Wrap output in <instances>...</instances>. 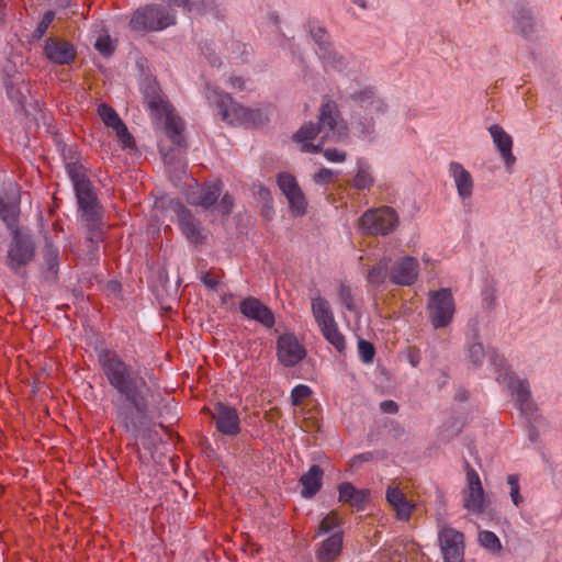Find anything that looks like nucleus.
<instances>
[{
  "label": "nucleus",
  "instance_id": "49530a36",
  "mask_svg": "<svg viewBox=\"0 0 562 562\" xmlns=\"http://www.w3.org/2000/svg\"><path fill=\"white\" fill-rule=\"evenodd\" d=\"M202 283L209 289L215 290L218 285V280L210 272L204 273L201 277Z\"/></svg>",
  "mask_w": 562,
  "mask_h": 562
},
{
  "label": "nucleus",
  "instance_id": "603ef678",
  "mask_svg": "<svg viewBox=\"0 0 562 562\" xmlns=\"http://www.w3.org/2000/svg\"><path fill=\"white\" fill-rule=\"evenodd\" d=\"M373 92L371 90H366L363 92L355 93L353 98L356 100H363L364 97H371Z\"/></svg>",
  "mask_w": 562,
  "mask_h": 562
},
{
  "label": "nucleus",
  "instance_id": "2eb2a0df",
  "mask_svg": "<svg viewBox=\"0 0 562 562\" xmlns=\"http://www.w3.org/2000/svg\"><path fill=\"white\" fill-rule=\"evenodd\" d=\"M419 274V263L414 257H404L391 268L389 279L396 285H412Z\"/></svg>",
  "mask_w": 562,
  "mask_h": 562
},
{
  "label": "nucleus",
  "instance_id": "c756f323",
  "mask_svg": "<svg viewBox=\"0 0 562 562\" xmlns=\"http://www.w3.org/2000/svg\"><path fill=\"white\" fill-rule=\"evenodd\" d=\"M389 259H381L375 266H373L368 272V281L371 284L380 285L383 284L389 277Z\"/></svg>",
  "mask_w": 562,
  "mask_h": 562
},
{
  "label": "nucleus",
  "instance_id": "473e14b6",
  "mask_svg": "<svg viewBox=\"0 0 562 562\" xmlns=\"http://www.w3.org/2000/svg\"><path fill=\"white\" fill-rule=\"evenodd\" d=\"M341 524H342V519L339 516L338 512L331 510L322 519V521L316 530V536H322L324 533H327V532L338 528Z\"/></svg>",
  "mask_w": 562,
  "mask_h": 562
},
{
  "label": "nucleus",
  "instance_id": "c9c22d12",
  "mask_svg": "<svg viewBox=\"0 0 562 562\" xmlns=\"http://www.w3.org/2000/svg\"><path fill=\"white\" fill-rule=\"evenodd\" d=\"M312 394L310 386L305 384L296 385L291 392V402L294 406H301L304 400L308 398Z\"/></svg>",
  "mask_w": 562,
  "mask_h": 562
},
{
  "label": "nucleus",
  "instance_id": "a19ab883",
  "mask_svg": "<svg viewBox=\"0 0 562 562\" xmlns=\"http://www.w3.org/2000/svg\"><path fill=\"white\" fill-rule=\"evenodd\" d=\"M338 296H339L340 302L346 306L347 310L353 311L356 308L351 289L348 285L341 284L339 286Z\"/></svg>",
  "mask_w": 562,
  "mask_h": 562
},
{
  "label": "nucleus",
  "instance_id": "cd10ccee",
  "mask_svg": "<svg viewBox=\"0 0 562 562\" xmlns=\"http://www.w3.org/2000/svg\"><path fill=\"white\" fill-rule=\"evenodd\" d=\"M312 313L319 328L336 323L330 305L324 297L312 299Z\"/></svg>",
  "mask_w": 562,
  "mask_h": 562
},
{
  "label": "nucleus",
  "instance_id": "a18cd8bd",
  "mask_svg": "<svg viewBox=\"0 0 562 562\" xmlns=\"http://www.w3.org/2000/svg\"><path fill=\"white\" fill-rule=\"evenodd\" d=\"M312 36L316 41V43L319 45L321 49H324L325 45L327 44L326 31L322 27H317L316 30H312Z\"/></svg>",
  "mask_w": 562,
  "mask_h": 562
},
{
  "label": "nucleus",
  "instance_id": "f704fd0d",
  "mask_svg": "<svg viewBox=\"0 0 562 562\" xmlns=\"http://www.w3.org/2000/svg\"><path fill=\"white\" fill-rule=\"evenodd\" d=\"M479 542L483 548L493 552H498L502 549L498 537L488 530H484L479 533Z\"/></svg>",
  "mask_w": 562,
  "mask_h": 562
},
{
  "label": "nucleus",
  "instance_id": "5701e85b",
  "mask_svg": "<svg viewBox=\"0 0 562 562\" xmlns=\"http://www.w3.org/2000/svg\"><path fill=\"white\" fill-rule=\"evenodd\" d=\"M450 176L453 178L457 191L462 199L469 198L473 190L472 176L465 168L456 161H452L449 166Z\"/></svg>",
  "mask_w": 562,
  "mask_h": 562
},
{
  "label": "nucleus",
  "instance_id": "09e8293b",
  "mask_svg": "<svg viewBox=\"0 0 562 562\" xmlns=\"http://www.w3.org/2000/svg\"><path fill=\"white\" fill-rule=\"evenodd\" d=\"M380 407L382 412L386 414H395L398 411L397 404L391 400L382 402Z\"/></svg>",
  "mask_w": 562,
  "mask_h": 562
},
{
  "label": "nucleus",
  "instance_id": "0eeeda50",
  "mask_svg": "<svg viewBox=\"0 0 562 562\" xmlns=\"http://www.w3.org/2000/svg\"><path fill=\"white\" fill-rule=\"evenodd\" d=\"M398 225L396 211L391 206L368 210L360 218L361 228L371 235H387Z\"/></svg>",
  "mask_w": 562,
  "mask_h": 562
},
{
  "label": "nucleus",
  "instance_id": "a878e982",
  "mask_svg": "<svg viewBox=\"0 0 562 562\" xmlns=\"http://www.w3.org/2000/svg\"><path fill=\"white\" fill-rule=\"evenodd\" d=\"M386 501L396 510L397 518L407 520L414 509L398 487H389L386 491Z\"/></svg>",
  "mask_w": 562,
  "mask_h": 562
},
{
  "label": "nucleus",
  "instance_id": "20e7f679",
  "mask_svg": "<svg viewBox=\"0 0 562 562\" xmlns=\"http://www.w3.org/2000/svg\"><path fill=\"white\" fill-rule=\"evenodd\" d=\"M214 104L221 119L231 125L259 126L267 116L260 109H248L236 103L228 93L215 92Z\"/></svg>",
  "mask_w": 562,
  "mask_h": 562
},
{
  "label": "nucleus",
  "instance_id": "39448f33",
  "mask_svg": "<svg viewBox=\"0 0 562 562\" xmlns=\"http://www.w3.org/2000/svg\"><path fill=\"white\" fill-rule=\"evenodd\" d=\"M35 246L30 236L19 228L12 231V240L7 255V266L15 274H24L25 267L34 259Z\"/></svg>",
  "mask_w": 562,
  "mask_h": 562
},
{
  "label": "nucleus",
  "instance_id": "3c124183",
  "mask_svg": "<svg viewBox=\"0 0 562 562\" xmlns=\"http://www.w3.org/2000/svg\"><path fill=\"white\" fill-rule=\"evenodd\" d=\"M231 87L236 90H244L245 89V81L240 77H232L229 79Z\"/></svg>",
  "mask_w": 562,
  "mask_h": 562
},
{
  "label": "nucleus",
  "instance_id": "7ed1b4c3",
  "mask_svg": "<svg viewBox=\"0 0 562 562\" xmlns=\"http://www.w3.org/2000/svg\"><path fill=\"white\" fill-rule=\"evenodd\" d=\"M66 171L72 182L82 216L87 221H94L98 214V198L86 167L78 161L69 162L66 165Z\"/></svg>",
  "mask_w": 562,
  "mask_h": 562
},
{
  "label": "nucleus",
  "instance_id": "bb28decb",
  "mask_svg": "<svg viewBox=\"0 0 562 562\" xmlns=\"http://www.w3.org/2000/svg\"><path fill=\"white\" fill-rule=\"evenodd\" d=\"M222 192V182L215 181L210 184H205L200 190V195L195 198L193 194L189 196L188 201L192 205H200L205 209L212 206L218 199Z\"/></svg>",
  "mask_w": 562,
  "mask_h": 562
},
{
  "label": "nucleus",
  "instance_id": "9b49d317",
  "mask_svg": "<svg viewBox=\"0 0 562 562\" xmlns=\"http://www.w3.org/2000/svg\"><path fill=\"white\" fill-rule=\"evenodd\" d=\"M467 488L463 491V506L469 512L482 514L486 499L479 473L467 463Z\"/></svg>",
  "mask_w": 562,
  "mask_h": 562
},
{
  "label": "nucleus",
  "instance_id": "423d86ee",
  "mask_svg": "<svg viewBox=\"0 0 562 562\" xmlns=\"http://www.w3.org/2000/svg\"><path fill=\"white\" fill-rule=\"evenodd\" d=\"M146 103L154 116H165V133L171 143L177 146H182L184 144L182 137L184 125L181 117L173 113V109L169 102L160 95H155L147 99Z\"/></svg>",
  "mask_w": 562,
  "mask_h": 562
},
{
  "label": "nucleus",
  "instance_id": "a211bd4d",
  "mask_svg": "<svg viewBox=\"0 0 562 562\" xmlns=\"http://www.w3.org/2000/svg\"><path fill=\"white\" fill-rule=\"evenodd\" d=\"M47 59L57 65H69L76 58V49L71 43L60 38H49L44 46Z\"/></svg>",
  "mask_w": 562,
  "mask_h": 562
},
{
  "label": "nucleus",
  "instance_id": "aec40b11",
  "mask_svg": "<svg viewBox=\"0 0 562 562\" xmlns=\"http://www.w3.org/2000/svg\"><path fill=\"white\" fill-rule=\"evenodd\" d=\"M493 142L497 149L501 153L502 158L504 159L507 168H512L516 161L515 156L513 155V138L509 134H507L502 126L494 124L488 128Z\"/></svg>",
  "mask_w": 562,
  "mask_h": 562
},
{
  "label": "nucleus",
  "instance_id": "f3484780",
  "mask_svg": "<svg viewBox=\"0 0 562 562\" xmlns=\"http://www.w3.org/2000/svg\"><path fill=\"white\" fill-rule=\"evenodd\" d=\"M20 215V191L16 187H10L0 198V218L8 228L14 231L18 227Z\"/></svg>",
  "mask_w": 562,
  "mask_h": 562
},
{
  "label": "nucleus",
  "instance_id": "37998d69",
  "mask_svg": "<svg viewBox=\"0 0 562 562\" xmlns=\"http://www.w3.org/2000/svg\"><path fill=\"white\" fill-rule=\"evenodd\" d=\"M333 178L334 171L328 168H322L313 176V180L317 184H327L333 180Z\"/></svg>",
  "mask_w": 562,
  "mask_h": 562
},
{
  "label": "nucleus",
  "instance_id": "9d476101",
  "mask_svg": "<svg viewBox=\"0 0 562 562\" xmlns=\"http://www.w3.org/2000/svg\"><path fill=\"white\" fill-rule=\"evenodd\" d=\"M428 312L435 328L446 327L454 314V301L449 289L429 293Z\"/></svg>",
  "mask_w": 562,
  "mask_h": 562
},
{
  "label": "nucleus",
  "instance_id": "de8ad7c7",
  "mask_svg": "<svg viewBox=\"0 0 562 562\" xmlns=\"http://www.w3.org/2000/svg\"><path fill=\"white\" fill-rule=\"evenodd\" d=\"M232 206H233L232 196L228 194H225L220 202V209H221L222 213L228 214L232 210Z\"/></svg>",
  "mask_w": 562,
  "mask_h": 562
},
{
  "label": "nucleus",
  "instance_id": "58836bf2",
  "mask_svg": "<svg viewBox=\"0 0 562 562\" xmlns=\"http://www.w3.org/2000/svg\"><path fill=\"white\" fill-rule=\"evenodd\" d=\"M507 483L510 487V497L513 503L518 506L522 502V496L520 495V486H519V477L517 474H509L507 476Z\"/></svg>",
  "mask_w": 562,
  "mask_h": 562
},
{
  "label": "nucleus",
  "instance_id": "ddd939ff",
  "mask_svg": "<svg viewBox=\"0 0 562 562\" xmlns=\"http://www.w3.org/2000/svg\"><path fill=\"white\" fill-rule=\"evenodd\" d=\"M216 429L226 436H237L240 432V418L237 409L224 403H216L212 412Z\"/></svg>",
  "mask_w": 562,
  "mask_h": 562
},
{
  "label": "nucleus",
  "instance_id": "ea45409f",
  "mask_svg": "<svg viewBox=\"0 0 562 562\" xmlns=\"http://www.w3.org/2000/svg\"><path fill=\"white\" fill-rule=\"evenodd\" d=\"M114 48V44L108 35L100 36L95 42V49L103 56H110Z\"/></svg>",
  "mask_w": 562,
  "mask_h": 562
},
{
  "label": "nucleus",
  "instance_id": "1a4fd4ad",
  "mask_svg": "<svg viewBox=\"0 0 562 562\" xmlns=\"http://www.w3.org/2000/svg\"><path fill=\"white\" fill-rule=\"evenodd\" d=\"M438 544L443 562L464 561L465 543L463 532L446 524H440L438 526Z\"/></svg>",
  "mask_w": 562,
  "mask_h": 562
},
{
  "label": "nucleus",
  "instance_id": "2f4dec72",
  "mask_svg": "<svg viewBox=\"0 0 562 562\" xmlns=\"http://www.w3.org/2000/svg\"><path fill=\"white\" fill-rule=\"evenodd\" d=\"M373 184V177L369 167L361 160L358 161V170L353 179V186L359 189H368Z\"/></svg>",
  "mask_w": 562,
  "mask_h": 562
},
{
  "label": "nucleus",
  "instance_id": "393cba45",
  "mask_svg": "<svg viewBox=\"0 0 562 562\" xmlns=\"http://www.w3.org/2000/svg\"><path fill=\"white\" fill-rule=\"evenodd\" d=\"M339 502L349 504L358 509H363L368 498L369 491L357 490L351 483L345 482L338 486Z\"/></svg>",
  "mask_w": 562,
  "mask_h": 562
},
{
  "label": "nucleus",
  "instance_id": "f257e3e1",
  "mask_svg": "<svg viewBox=\"0 0 562 562\" xmlns=\"http://www.w3.org/2000/svg\"><path fill=\"white\" fill-rule=\"evenodd\" d=\"M98 361L109 384L124 400L115 409L119 423L126 431L137 430L148 413L147 382L143 376L134 373L113 350H101Z\"/></svg>",
  "mask_w": 562,
  "mask_h": 562
},
{
  "label": "nucleus",
  "instance_id": "412c9836",
  "mask_svg": "<svg viewBox=\"0 0 562 562\" xmlns=\"http://www.w3.org/2000/svg\"><path fill=\"white\" fill-rule=\"evenodd\" d=\"M177 215L181 232L187 239L192 244L202 243L204 240V236L199 223L194 220L189 210L182 205H178Z\"/></svg>",
  "mask_w": 562,
  "mask_h": 562
},
{
  "label": "nucleus",
  "instance_id": "c03bdc74",
  "mask_svg": "<svg viewBox=\"0 0 562 562\" xmlns=\"http://www.w3.org/2000/svg\"><path fill=\"white\" fill-rule=\"evenodd\" d=\"M54 18H55V13L53 11L45 12V14L43 15L41 22L38 23V27H37V31L40 32V34H44L46 32V30L48 29L50 23L54 21Z\"/></svg>",
  "mask_w": 562,
  "mask_h": 562
},
{
  "label": "nucleus",
  "instance_id": "f8f14e48",
  "mask_svg": "<svg viewBox=\"0 0 562 562\" xmlns=\"http://www.w3.org/2000/svg\"><path fill=\"white\" fill-rule=\"evenodd\" d=\"M277 182L280 190L285 195L291 211L295 215H303L306 211L307 202L295 177L291 173L282 172L278 176Z\"/></svg>",
  "mask_w": 562,
  "mask_h": 562
},
{
  "label": "nucleus",
  "instance_id": "4be33fe9",
  "mask_svg": "<svg viewBox=\"0 0 562 562\" xmlns=\"http://www.w3.org/2000/svg\"><path fill=\"white\" fill-rule=\"evenodd\" d=\"M342 531H337L326 538L319 546L316 557L318 562H333L341 553L342 550Z\"/></svg>",
  "mask_w": 562,
  "mask_h": 562
},
{
  "label": "nucleus",
  "instance_id": "6ab92c4d",
  "mask_svg": "<svg viewBox=\"0 0 562 562\" xmlns=\"http://www.w3.org/2000/svg\"><path fill=\"white\" fill-rule=\"evenodd\" d=\"M98 114L108 127H111L115 131L116 136L125 146H130L132 144L133 138L128 133L126 125L123 123L113 108L102 103L98 106Z\"/></svg>",
  "mask_w": 562,
  "mask_h": 562
},
{
  "label": "nucleus",
  "instance_id": "8fccbe9b",
  "mask_svg": "<svg viewBox=\"0 0 562 562\" xmlns=\"http://www.w3.org/2000/svg\"><path fill=\"white\" fill-rule=\"evenodd\" d=\"M470 355L473 358V362L479 363L483 356V346L481 344L473 345L470 348Z\"/></svg>",
  "mask_w": 562,
  "mask_h": 562
},
{
  "label": "nucleus",
  "instance_id": "72a5a7b5",
  "mask_svg": "<svg viewBox=\"0 0 562 562\" xmlns=\"http://www.w3.org/2000/svg\"><path fill=\"white\" fill-rule=\"evenodd\" d=\"M509 389L517 396L520 407L522 408L529 401L530 391L529 385L526 381H519L512 379L509 382Z\"/></svg>",
  "mask_w": 562,
  "mask_h": 562
},
{
  "label": "nucleus",
  "instance_id": "4c0bfd02",
  "mask_svg": "<svg viewBox=\"0 0 562 562\" xmlns=\"http://www.w3.org/2000/svg\"><path fill=\"white\" fill-rule=\"evenodd\" d=\"M358 351L361 360L364 363H371L373 361L375 349L374 346L364 339H360L358 342Z\"/></svg>",
  "mask_w": 562,
  "mask_h": 562
},
{
  "label": "nucleus",
  "instance_id": "7c9ffc66",
  "mask_svg": "<svg viewBox=\"0 0 562 562\" xmlns=\"http://www.w3.org/2000/svg\"><path fill=\"white\" fill-rule=\"evenodd\" d=\"M303 420L302 428L305 431H315L321 427V411L316 407L302 408Z\"/></svg>",
  "mask_w": 562,
  "mask_h": 562
},
{
  "label": "nucleus",
  "instance_id": "e433bc0d",
  "mask_svg": "<svg viewBox=\"0 0 562 562\" xmlns=\"http://www.w3.org/2000/svg\"><path fill=\"white\" fill-rule=\"evenodd\" d=\"M43 257H44L46 265L48 266V269L50 271L55 272L56 268L58 267V257H59L58 249L56 247H54L53 245H46L45 248L43 249Z\"/></svg>",
  "mask_w": 562,
  "mask_h": 562
},
{
  "label": "nucleus",
  "instance_id": "4468645a",
  "mask_svg": "<svg viewBox=\"0 0 562 562\" xmlns=\"http://www.w3.org/2000/svg\"><path fill=\"white\" fill-rule=\"evenodd\" d=\"M277 355L283 366L293 367L305 357L306 351L295 336L284 334L278 339Z\"/></svg>",
  "mask_w": 562,
  "mask_h": 562
},
{
  "label": "nucleus",
  "instance_id": "864d4df0",
  "mask_svg": "<svg viewBox=\"0 0 562 562\" xmlns=\"http://www.w3.org/2000/svg\"><path fill=\"white\" fill-rule=\"evenodd\" d=\"M371 459V453H362L353 458V462L357 461H369Z\"/></svg>",
  "mask_w": 562,
  "mask_h": 562
},
{
  "label": "nucleus",
  "instance_id": "c85d7f7f",
  "mask_svg": "<svg viewBox=\"0 0 562 562\" xmlns=\"http://www.w3.org/2000/svg\"><path fill=\"white\" fill-rule=\"evenodd\" d=\"M324 338L338 351L342 352L346 349V340L340 333L337 323L327 325L319 328Z\"/></svg>",
  "mask_w": 562,
  "mask_h": 562
},
{
  "label": "nucleus",
  "instance_id": "b1692460",
  "mask_svg": "<svg viewBox=\"0 0 562 562\" xmlns=\"http://www.w3.org/2000/svg\"><path fill=\"white\" fill-rule=\"evenodd\" d=\"M324 471L317 464L312 465L306 473H304L300 483L302 484V496L311 498L318 493L323 483Z\"/></svg>",
  "mask_w": 562,
  "mask_h": 562
},
{
  "label": "nucleus",
  "instance_id": "dca6fc26",
  "mask_svg": "<svg viewBox=\"0 0 562 562\" xmlns=\"http://www.w3.org/2000/svg\"><path fill=\"white\" fill-rule=\"evenodd\" d=\"M240 313L248 319L256 321L267 328L276 323L272 311L256 297H246L239 303Z\"/></svg>",
  "mask_w": 562,
  "mask_h": 562
},
{
  "label": "nucleus",
  "instance_id": "79ce46f5",
  "mask_svg": "<svg viewBox=\"0 0 562 562\" xmlns=\"http://www.w3.org/2000/svg\"><path fill=\"white\" fill-rule=\"evenodd\" d=\"M517 29L522 35H528L532 31L531 15L529 13H521L517 18Z\"/></svg>",
  "mask_w": 562,
  "mask_h": 562
},
{
  "label": "nucleus",
  "instance_id": "f03ea898",
  "mask_svg": "<svg viewBox=\"0 0 562 562\" xmlns=\"http://www.w3.org/2000/svg\"><path fill=\"white\" fill-rule=\"evenodd\" d=\"M318 124L308 123L303 125L294 135L293 139L301 144L302 151L319 153L330 162H344L347 154L336 148L322 149L327 142L339 143L347 138L348 127L340 117L338 106L333 101L322 104Z\"/></svg>",
  "mask_w": 562,
  "mask_h": 562
},
{
  "label": "nucleus",
  "instance_id": "6e6552de",
  "mask_svg": "<svg viewBox=\"0 0 562 562\" xmlns=\"http://www.w3.org/2000/svg\"><path fill=\"white\" fill-rule=\"evenodd\" d=\"M176 23V16L158 5H147L137 10L130 22L135 31H159Z\"/></svg>",
  "mask_w": 562,
  "mask_h": 562
}]
</instances>
